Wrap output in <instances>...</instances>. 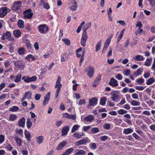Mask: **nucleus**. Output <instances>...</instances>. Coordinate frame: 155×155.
Returning <instances> with one entry per match:
<instances>
[{"label": "nucleus", "instance_id": "nucleus-14", "mask_svg": "<svg viewBox=\"0 0 155 155\" xmlns=\"http://www.w3.org/2000/svg\"><path fill=\"white\" fill-rule=\"evenodd\" d=\"M69 129V127L68 126L64 127L63 128L61 131L62 135L63 136H65L67 134Z\"/></svg>", "mask_w": 155, "mask_h": 155}, {"label": "nucleus", "instance_id": "nucleus-35", "mask_svg": "<svg viewBox=\"0 0 155 155\" xmlns=\"http://www.w3.org/2000/svg\"><path fill=\"white\" fill-rule=\"evenodd\" d=\"M101 40H100L97 43L96 46V51H97L100 49L101 46Z\"/></svg>", "mask_w": 155, "mask_h": 155}, {"label": "nucleus", "instance_id": "nucleus-52", "mask_svg": "<svg viewBox=\"0 0 155 155\" xmlns=\"http://www.w3.org/2000/svg\"><path fill=\"white\" fill-rule=\"evenodd\" d=\"M76 116L75 115L69 114L68 118L69 119H71L73 120H75L76 119Z\"/></svg>", "mask_w": 155, "mask_h": 155}, {"label": "nucleus", "instance_id": "nucleus-59", "mask_svg": "<svg viewBox=\"0 0 155 155\" xmlns=\"http://www.w3.org/2000/svg\"><path fill=\"white\" fill-rule=\"evenodd\" d=\"M146 103L149 106L153 105L154 104L153 101L151 100H150L149 101L146 102Z\"/></svg>", "mask_w": 155, "mask_h": 155}, {"label": "nucleus", "instance_id": "nucleus-48", "mask_svg": "<svg viewBox=\"0 0 155 155\" xmlns=\"http://www.w3.org/2000/svg\"><path fill=\"white\" fill-rule=\"evenodd\" d=\"M22 79L24 80L25 82L27 83H29L30 82V77L27 76H24L22 78Z\"/></svg>", "mask_w": 155, "mask_h": 155}, {"label": "nucleus", "instance_id": "nucleus-15", "mask_svg": "<svg viewBox=\"0 0 155 155\" xmlns=\"http://www.w3.org/2000/svg\"><path fill=\"white\" fill-rule=\"evenodd\" d=\"M6 38L9 41H13L14 38L11 35V34L9 32H7L5 33Z\"/></svg>", "mask_w": 155, "mask_h": 155}, {"label": "nucleus", "instance_id": "nucleus-43", "mask_svg": "<svg viewBox=\"0 0 155 155\" xmlns=\"http://www.w3.org/2000/svg\"><path fill=\"white\" fill-rule=\"evenodd\" d=\"M25 95L26 97V98L28 99H31V94L29 91H28L26 92L25 94Z\"/></svg>", "mask_w": 155, "mask_h": 155}, {"label": "nucleus", "instance_id": "nucleus-42", "mask_svg": "<svg viewBox=\"0 0 155 155\" xmlns=\"http://www.w3.org/2000/svg\"><path fill=\"white\" fill-rule=\"evenodd\" d=\"M16 62L17 63V65L19 67V68H21L22 66H24L23 63L21 61L18 60L16 61Z\"/></svg>", "mask_w": 155, "mask_h": 155}, {"label": "nucleus", "instance_id": "nucleus-2", "mask_svg": "<svg viewBox=\"0 0 155 155\" xmlns=\"http://www.w3.org/2000/svg\"><path fill=\"white\" fill-rule=\"evenodd\" d=\"M119 93L118 91H114L111 92L110 94L112 96L111 99L112 101L118 102L120 98V96L118 95Z\"/></svg>", "mask_w": 155, "mask_h": 155}, {"label": "nucleus", "instance_id": "nucleus-25", "mask_svg": "<svg viewBox=\"0 0 155 155\" xmlns=\"http://www.w3.org/2000/svg\"><path fill=\"white\" fill-rule=\"evenodd\" d=\"M13 34L16 37L18 38L21 35V32L19 30H15L13 31Z\"/></svg>", "mask_w": 155, "mask_h": 155}, {"label": "nucleus", "instance_id": "nucleus-11", "mask_svg": "<svg viewBox=\"0 0 155 155\" xmlns=\"http://www.w3.org/2000/svg\"><path fill=\"white\" fill-rule=\"evenodd\" d=\"M66 144L67 142L66 141H63L59 143L56 148V150H59L61 149L66 145Z\"/></svg>", "mask_w": 155, "mask_h": 155}, {"label": "nucleus", "instance_id": "nucleus-61", "mask_svg": "<svg viewBox=\"0 0 155 155\" xmlns=\"http://www.w3.org/2000/svg\"><path fill=\"white\" fill-rule=\"evenodd\" d=\"M151 69L154 71H155V58H154L153 63Z\"/></svg>", "mask_w": 155, "mask_h": 155}, {"label": "nucleus", "instance_id": "nucleus-60", "mask_svg": "<svg viewBox=\"0 0 155 155\" xmlns=\"http://www.w3.org/2000/svg\"><path fill=\"white\" fill-rule=\"evenodd\" d=\"M108 138L107 136H101L100 138V139L102 141H104L106 140Z\"/></svg>", "mask_w": 155, "mask_h": 155}, {"label": "nucleus", "instance_id": "nucleus-1", "mask_svg": "<svg viewBox=\"0 0 155 155\" xmlns=\"http://www.w3.org/2000/svg\"><path fill=\"white\" fill-rule=\"evenodd\" d=\"M61 81V78L60 76H58V79L56 82V85L55 87L56 88H57L56 94V97L57 98L58 96L60 93L61 88L62 87V84H61L60 81Z\"/></svg>", "mask_w": 155, "mask_h": 155}, {"label": "nucleus", "instance_id": "nucleus-28", "mask_svg": "<svg viewBox=\"0 0 155 155\" xmlns=\"http://www.w3.org/2000/svg\"><path fill=\"white\" fill-rule=\"evenodd\" d=\"M133 131L132 129L130 128L124 129V133L126 134H128L132 133Z\"/></svg>", "mask_w": 155, "mask_h": 155}, {"label": "nucleus", "instance_id": "nucleus-36", "mask_svg": "<svg viewBox=\"0 0 155 155\" xmlns=\"http://www.w3.org/2000/svg\"><path fill=\"white\" fill-rule=\"evenodd\" d=\"M33 15V13L32 12L28 13V14H24V17L25 18L30 19L32 18Z\"/></svg>", "mask_w": 155, "mask_h": 155}, {"label": "nucleus", "instance_id": "nucleus-56", "mask_svg": "<svg viewBox=\"0 0 155 155\" xmlns=\"http://www.w3.org/2000/svg\"><path fill=\"white\" fill-rule=\"evenodd\" d=\"M37 79L36 76H33L31 77H30V82H32L35 81Z\"/></svg>", "mask_w": 155, "mask_h": 155}, {"label": "nucleus", "instance_id": "nucleus-31", "mask_svg": "<svg viewBox=\"0 0 155 155\" xmlns=\"http://www.w3.org/2000/svg\"><path fill=\"white\" fill-rule=\"evenodd\" d=\"M84 134L82 133H79V132H76L74 134L73 136L75 137L80 138Z\"/></svg>", "mask_w": 155, "mask_h": 155}, {"label": "nucleus", "instance_id": "nucleus-37", "mask_svg": "<svg viewBox=\"0 0 155 155\" xmlns=\"http://www.w3.org/2000/svg\"><path fill=\"white\" fill-rule=\"evenodd\" d=\"M91 131L92 133L95 134L98 132L99 130L97 127H95L92 128Z\"/></svg>", "mask_w": 155, "mask_h": 155}, {"label": "nucleus", "instance_id": "nucleus-30", "mask_svg": "<svg viewBox=\"0 0 155 155\" xmlns=\"http://www.w3.org/2000/svg\"><path fill=\"white\" fill-rule=\"evenodd\" d=\"M27 127L28 128H30V127L31 126L32 124V123L31 121V120L30 118H28L27 119Z\"/></svg>", "mask_w": 155, "mask_h": 155}, {"label": "nucleus", "instance_id": "nucleus-16", "mask_svg": "<svg viewBox=\"0 0 155 155\" xmlns=\"http://www.w3.org/2000/svg\"><path fill=\"white\" fill-rule=\"evenodd\" d=\"M25 119L24 117L21 118L18 121V124L19 126L22 127H24L25 124Z\"/></svg>", "mask_w": 155, "mask_h": 155}, {"label": "nucleus", "instance_id": "nucleus-18", "mask_svg": "<svg viewBox=\"0 0 155 155\" xmlns=\"http://www.w3.org/2000/svg\"><path fill=\"white\" fill-rule=\"evenodd\" d=\"M91 24V23L89 22L83 28V33L85 32V33H87L86 31L90 28Z\"/></svg>", "mask_w": 155, "mask_h": 155}, {"label": "nucleus", "instance_id": "nucleus-19", "mask_svg": "<svg viewBox=\"0 0 155 155\" xmlns=\"http://www.w3.org/2000/svg\"><path fill=\"white\" fill-rule=\"evenodd\" d=\"M15 141L17 144L19 146H21L22 144L21 140V138L19 137L18 136H15L14 137Z\"/></svg>", "mask_w": 155, "mask_h": 155}, {"label": "nucleus", "instance_id": "nucleus-12", "mask_svg": "<svg viewBox=\"0 0 155 155\" xmlns=\"http://www.w3.org/2000/svg\"><path fill=\"white\" fill-rule=\"evenodd\" d=\"M117 82V81L115 78H112L110 79V81L109 83V84L113 87H116L118 85V84Z\"/></svg>", "mask_w": 155, "mask_h": 155}, {"label": "nucleus", "instance_id": "nucleus-63", "mask_svg": "<svg viewBox=\"0 0 155 155\" xmlns=\"http://www.w3.org/2000/svg\"><path fill=\"white\" fill-rule=\"evenodd\" d=\"M117 23H119L120 25L122 26H125L126 25V23L124 21H118Z\"/></svg>", "mask_w": 155, "mask_h": 155}, {"label": "nucleus", "instance_id": "nucleus-4", "mask_svg": "<svg viewBox=\"0 0 155 155\" xmlns=\"http://www.w3.org/2000/svg\"><path fill=\"white\" fill-rule=\"evenodd\" d=\"M88 38L87 33L85 32L83 33L81 38V44L82 46L85 47L86 45V42Z\"/></svg>", "mask_w": 155, "mask_h": 155}, {"label": "nucleus", "instance_id": "nucleus-57", "mask_svg": "<svg viewBox=\"0 0 155 155\" xmlns=\"http://www.w3.org/2000/svg\"><path fill=\"white\" fill-rule=\"evenodd\" d=\"M5 140L4 136L2 135H0V143H2Z\"/></svg>", "mask_w": 155, "mask_h": 155}, {"label": "nucleus", "instance_id": "nucleus-58", "mask_svg": "<svg viewBox=\"0 0 155 155\" xmlns=\"http://www.w3.org/2000/svg\"><path fill=\"white\" fill-rule=\"evenodd\" d=\"M136 27L139 28H141L143 27V25L142 24L141 22L140 21H139L136 25Z\"/></svg>", "mask_w": 155, "mask_h": 155}, {"label": "nucleus", "instance_id": "nucleus-13", "mask_svg": "<svg viewBox=\"0 0 155 155\" xmlns=\"http://www.w3.org/2000/svg\"><path fill=\"white\" fill-rule=\"evenodd\" d=\"M87 140L88 138H86L85 139L79 140L75 143V145L76 146H79L86 143L87 142Z\"/></svg>", "mask_w": 155, "mask_h": 155}, {"label": "nucleus", "instance_id": "nucleus-55", "mask_svg": "<svg viewBox=\"0 0 155 155\" xmlns=\"http://www.w3.org/2000/svg\"><path fill=\"white\" fill-rule=\"evenodd\" d=\"M15 132L17 133H18L19 134H20L21 135H22L23 134V130L22 129H16V130Z\"/></svg>", "mask_w": 155, "mask_h": 155}, {"label": "nucleus", "instance_id": "nucleus-8", "mask_svg": "<svg viewBox=\"0 0 155 155\" xmlns=\"http://www.w3.org/2000/svg\"><path fill=\"white\" fill-rule=\"evenodd\" d=\"M50 92H48L45 97L43 103V105L44 106H45L48 102L50 99Z\"/></svg>", "mask_w": 155, "mask_h": 155}, {"label": "nucleus", "instance_id": "nucleus-41", "mask_svg": "<svg viewBox=\"0 0 155 155\" xmlns=\"http://www.w3.org/2000/svg\"><path fill=\"white\" fill-rule=\"evenodd\" d=\"M140 102L135 100H133L131 102V104L133 106H136L140 105Z\"/></svg>", "mask_w": 155, "mask_h": 155}, {"label": "nucleus", "instance_id": "nucleus-64", "mask_svg": "<svg viewBox=\"0 0 155 155\" xmlns=\"http://www.w3.org/2000/svg\"><path fill=\"white\" fill-rule=\"evenodd\" d=\"M41 97V95L39 94H36L35 96V99L36 100L38 101L40 100Z\"/></svg>", "mask_w": 155, "mask_h": 155}, {"label": "nucleus", "instance_id": "nucleus-21", "mask_svg": "<svg viewBox=\"0 0 155 155\" xmlns=\"http://www.w3.org/2000/svg\"><path fill=\"white\" fill-rule=\"evenodd\" d=\"M86 151L83 150L77 149L75 153L77 155H84Z\"/></svg>", "mask_w": 155, "mask_h": 155}, {"label": "nucleus", "instance_id": "nucleus-27", "mask_svg": "<svg viewBox=\"0 0 155 155\" xmlns=\"http://www.w3.org/2000/svg\"><path fill=\"white\" fill-rule=\"evenodd\" d=\"M152 61V58H147L144 64L146 66H150L151 64Z\"/></svg>", "mask_w": 155, "mask_h": 155}, {"label": "nucleus", "instance_id": "nucleus-34", "mask_svg": "<svg viewBox=\"0 0 155 155\" xmlns=\"http://www.w3.org/2000/svg\"><path fill=\"white\" fill-rule=\"evenodd\" d=\"M17 117L16 115L11 114L9 117V119L10 120L13 121L17 119Z\"/></svg>", "mask_w": 155, "mask_h": 155}, {"label": "nucleus", "instance_id": "nucleus-46", "mask_svg": "<svg viewBox=\"0 0 155 155\" xmlns=\"http://www.w3.org/2000/svg\"><path fill=\"white\" fill-rule=\"evenodd\" d=\"M25 51V49L22 48L19 49L18 51V52L19 54L21 55L24 54Z\"/></svg>", "mask_w": 155, "mask_h": 155}, {"label": "nucleus", "instance_id": "nucleus-53", "mask_svg": "<svg viewBox=\"0 0 155 155\" xmlns=\"http://www.w3.org/2000/svg\"><path fill=\"white\" fill-rule=\"evenodd\" d=\"M130 70H126L124 71V74L126 76H128L130 75Z\"/></svg>", "mask_w": 155, "mask_h": 155}, {"label": "nucleus", "instance_id": "nucleus-47", "mask_svg": "<svg viewBox=\"0 0 155 155\" xmlns=\"http://www.w3.org/2000/svg\"><path fill=\"white\" fill-rule=\"evenodd\" d=\"M111 38V37H109L107 38V39L106 41H105L104 44V45H107L108 46H109V44L110 42Z\"/></svg>", "mask_w": 155, "mask_h": 155}, {"label": "nucleus", "instance_id": "nucleus-44", "mask_svg": "<svg viewBox=\"0 0 155 155\" xmlns=\"http://www.w3.org/2000/svg\"><path fill=\"white\" fill-rule=\"evenodd\" d=\"M19 110V108L16 106H14L11 108L10 110L12 112H15Z\"/></svg>", "mask_w": 155, "mask_h": 155}, {"label": "nucleus", "instance_id": "nucleus-33", "mask_svg": "<svg viewBox=\"0 0 155 155\" xmlns=\"http://www.w3.org/2000/svg\"><path fill=\"white\" fill-rule=\"evenodd\" d=\"M107 99V98L106 97H103L100 100V104L102 106L104 105L106 103Z\"/></svg>", "mask_w": 155, "mask_h": 155}, {"label": "nucleus", "instance_id": "nucleus-17", "mask_svg": "<svg viewBox=\"0 0 155 155\" xmlns=\"http://www.w3.org/2000/svg\"><path fill=\"white\" fill-rule=\"evenodd\" d=\"M94 120V117L91 115H89L84 118V120L87 122H91Z\"/></svg>", "mask_w": 155, "mask_h": 155}, {"label": "nucleus", "instance_id": "nucleus-9", "mask_svg": "<svg viewBox=\"0 0 155 155\" xmlns=\"http://www.w3.org/2000/svg\"><path fill=\"white\" fill-rule=\"evenodd\" d=\"M21 5V2L18 1L15 2L13 4V8L15 10H19L20 9Z\"/></svg>", "mask_w": 155, "mask_h": 155}, {"label": "nucleus", "instance_id": "nucleus-5", "mask_svg": "<svg viewBox=\"0 0 155 155\" xmlns=\"http://www.w3.org/2000/svg\"><path fill=\"white\" fill-rule=\"evenodd\" d=\"M39 30L41 33H45L48 31V28L45 25H42L39 26Z\"/></svg>", "mask_w": 155, "mask_h": 155}, {"label": "nucleus", "instance_id": "nucleus-26", "mask_svg": "<svg viewBox=\"0 0 155 155\" xmlns=\"http://www.w3.org/2000/svg\"><path fill=\"white\" fill-rule=\"evenodd\" d=\"M43 139V136H39L36 138L37 142L39 144H40L42 143Z\"/></svg>", "mask_w": 155, "mask_h": 155}, {"label": "nucleus", "instance_id": "nucleus-20", "mask_svg": "<svg viewBox=\"0 0 155 155\" xmlns=\"http://www.w3.org/2000/svg\"><path fill=\"white\" fill-rule=\"evenodd\" d=\"M134 59L135 61H141L143 60L144 58L142 55H138L134 57Z\"/></svg>", "mask_w": 155, "mask_h": 155}, {"label": "nucleus", "instance_id": "nucleus-24", "mask_svg": "<svg viewBox=\"0 0 155 155\" xmlns=\"http://www.w3.org/2000/svg\"><path fill=\"white\" fill-rule=\"evenodd\" d=\"M18 26L21 28H23L24 27V22L21 20H19L18 22Z\"/></svg>", "mask_w": 155, "mask_h": 155}, {"label": "nucleus", "instance_id": "nucleus-23", "mask_svg": "<svg viewBox=\"0 0 155 155\" xmlns=\"http://www.w3.org/2000/svg\"><path fill=\"white\" fill-rule=\"evenodd\" d=\"M25 134L27 140L29 142L31 140V135L29 132L28 131H27L26 130H25Z\"/></svg>", "mask_w": 155, "mask_h": 155}, {"label": "nucleus", "instance_id": "nucleus-62", "mask_svg": "<svg viewBox=\"0 0 155 155\" xmlns=\"http://www.w3.org/2000/svg\"><path fill=\"white\" fill-rule=\"evenodd\" d=\"M115 78L118 80H121L122 78V76L121 74H118L117 75L115 76Z\"/></svg>", "mask_w": 155, "mask_h": 155}, {"label": "nucleus", "instance_id": "nucleus-6", "mask_svg": "<svg viewBox=\"0 0 155 155\" xmlns=\"http://www.w3.org/2000/svg\"><path fill=\"white\" fill-rule=\"evenodd\" d=\"M97 100L95 97H93L89 100V105L87 106L88 108H90L91 106H94L97 104Z\"/></svg>", "mask_w": 155, "mask_h": 155}, {"label": "nucleus", "instance_id": "nucleus-39", "mask_svg": "<svg viewBox=\"0 0 155 155\" xmlns=\"http://www.w3.org/2000/svg\"><path fill=\"white\" fill-rule=\"evenodd\" d=\"M80 127V126L77 124L74 125L71 129V132L72 133L74 132L78 129Z\"/></svg>", "mask_w": 155, "mask_h": 155}, {"label": "nucleus", "instance_id": "nucleus-49", "mask_svg": "<svg viewBox=\"0 0 155 155\" xmlns=\"http://www.w3.org/2000/svg\"><path fill=\"white\" fill-rule=\"evenodd\" d=\"M89 146L90 148L91 149H94L97 146L96 144L94 143H90Z\"/></svg>", "mask_w": 155, "mask_h": 155}, {"label": "nucleus", "instance_id": "nucleus-3", "mask_svg": "<svg viewBox=\"0 0 155 155\" xmlns=\"http://www.w3.org/2000/svg\"><path fill=\"white\" fill-rule=\"evenodd\" d=\"M10 11V9L6 7L1 8H0V17H3Z\"/></svg>", "mask_w": 155, "mask_h": 155}, {"label": "nucleus", "instance_id": "nucleus-51", "mask_svg": "<svg viewBox=\"0 0 155 155\" xmlns=\"http://www.w3.org/2000/svg\"><path fill=\"white\" fill-rule=\"evenodd\" d=\"M144 80L143 79L140 78L136 81V82L138 83L139 84H142L144 82Z\"/></svg>", "mask_w": 155, "mask_h": 155}, {"label": "nucleus", "instance_id": "nucleus-50", "mask_svg": "<svg viewBox=\"0 0 155 155\" xmlns=\"http://www.w3.org/2000/svg\"><path fill=\"white\" fill-rule=\"evenodd\" d=\"M145 87L144 86H137L135 87L136 89L139 90V91H142L145 88Z\"/></svg>", "mask_w": 155, "mask_h": 155}, {"label": "nucleus", "instance_id": "nucleus-22", "mask_svg": "<svg viewBox=\"0 0 155 155\" xmlns=\"http://www.w3.org/2000/svg\"><path fill=\"white\" fill-rule=\"evenodd\" d=\"M143 71V68H139L137 69V71L133 73V75H134L138 76L139 75H140L141 73Z\"/></svg>", "mask_w": 155, "mask_h": 155}, {"label": "nucleus", "instance_id": "nucleus-45", "mask_svg": "<svg viewBox=\"0 0 155 155\" xmlns=\"http://www.w3.org/2000/svg\"><path fill=\"white\" fill-rule=\"evenodd\" d=\"M118 114L121 115H123L124 114H126L127 112V111L124 109H121L117 111Z\"/></svg>", "mask_w": 155, "mask_h": 155}, {"label": "nucleus", "instance_id": "nucleus-32", "mask_svg": "<svg viewBox=\"0 0 155 155\" xmlns=\"http://www.w3.org/2000/svg\"><path fill=\"white\" fill-rule=\"evenodd\" d=\"M74 150V149L73 147L69 148L64 153L65 155H69Z\"/></svg>", "mask_w": 155, "mask_h": 155}, {"label": "nucleus", "instance_id": "nucleus-29", "mask_svg": "<svg viewBox=\"0 0 155 155\" xmlns=\"http://www.w3.org/2000/svg\"><path fill=\"white\" fill-rule=\"evenodd\" d=\"M155 82V80L153 77L150 78L146 82L147 85H150L152 84Z\"/></svg>", "mask_w": 155, "mask_h": 155}, {"label": "nucleus", "instance_id": "nucleus-38", "mask_svg": "<svg viewBox=\"0 0 155 155\" xmlns=\"http://www.w3.org/2000/svg\"><path fill=\"white\" fill-rule=\"evenodd\" d=\"M62 41L67 46L70 45V41L67 38H63L62 39Z\"/></svg>", "mask_w": 155, "mask_h": 155}, {"label": "nucleus", "instance_id": "nucleus-10", "mask_svg": "<svg viewBox=\"0 0 155 155\" xmlns=\"http://www.w3.org/2000/svg\"><path fill=\"white\" fill-rule=\"evenodd\" d=\"M71 6L69 7V8L72 11H75L76 10L77 8V3L75 0H72L71 2Z\"/></svg>", "mask_w": 155, "mask_h": 155}, {"label": "nucleus", "instance_id": "nucleus-54", "mask_svg": "<svg viewBox=\"0 0 155 155\" xmlns=\"http://www.w3.org/2000/svg\"><path fill=\"white\" fill-rule=\"evenodd\" d=\"M103 127L105 129L108 130L110 128V125L109 124H104L103 126Z\"/></svg>", "mask_w": 155, "mask_h": 155}, {"label": "nucleus", "instance_id": "nucleus-40", "mask_svg": "<svg viewBox=\"0 0 155 155\" xmlns=\"http://www.w3.org/2000/svg\"><path fill=\"white\" fill-rule=\"evenodd\" d=\"M21 75V74H19L16 76V79L15 80L16 82H18L20 81Z\"/></svg>", "mask_w": 155, "mask_h": 155}, {"label": "nucleus", "instance_id": "nucleus-7", "mask_svg": "<svg viewBox=\"0 0 155 155\" xmlns=\"http://www.w3.org/2000/svg\"><path fill=\"white\" fill-rule=\"evenodd\" d=\"M86 72L87 73V75L89 77L91 78L93 77L94 74V68L93 67L90 66L88 68Z\"/></svg>", "mask_w": 155, "mask_h": 155}]
</instances>
